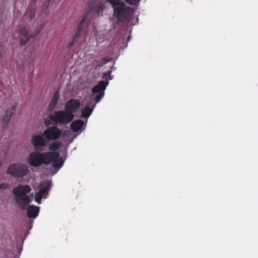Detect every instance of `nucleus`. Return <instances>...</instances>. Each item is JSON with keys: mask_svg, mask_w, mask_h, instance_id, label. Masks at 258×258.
<instances>
[{"mask_svg": "<svg viewBox=\"0 0 258 258\" xmlns=\"http://www.w3.org/2000/svg\"><path fill=\"white\" fill-rule=\"evenodd\" d=\"M31 142L35 151L30 153L27 158V162L30 166L37 167L51 163L55 169H59L62 166L64 161L62 158H59L58 152H41L44 150L42 147H45L48 143L43 136L33 135Z\"/></svg>", "mask_w": 258, "mask_h": 258, "instance_id": "f257e3e1", "label": "nucleus"}, {"mask_svg": "<svg viewBox=\"0 0 258 258\" xmlns=\"http://www.w3.org/2000/svg\"><path fill=\"white\" fill-rule=\"evenodd\" d=\"M113 8V16L119 22H123L134 13L132 8L126 6L122 0H106Z\"/></svg>", "mask_w": 258, "mask_h": 258, "instance_id": "f03ea898", "label": "nucleus"}, {"mask_svg": "<svg viewBox=\"0 0 258 258\" xmlns=\"http://www.w3.org/2000/svg\"><path fill=\"white\" fill-rule=\"evenodd\" d=\"M31 190V188L28 185H19L12 190L15 202L21 210H25L27 205L31 201V199L27 196Z\"/></svg>", "mask_w": 258, "mask_h": 258, "instance_id": "7ed1b4c3", "label": "nucleus"}, {"mask_svg": "<svg viewBox=\"0 0 258 258\" xmlns=\"http://www.w3.org/2000/svg\"><path fill=\"white\" fill-rule=\"evenodd\" d=\"M50 119L55 123L59 125H66L72 121L74 117V114L65 110L55 111L53 114L49 115Z\"/></svg>", "mask_w": 258, "mask_h": 258, "instance_id": "20e7f679", "label": "nucleus"}, {"mask_svg": "<svg viewBox=\"0 0 258 258\" xmlns=\"http://www.w3.org/2000/svg\"><path fill=\"white\" fill-rule=\"evenodd\" d=\"M27 166L23 163L11 164L7 168L8 174L16 178H22L28 173Z\"/></svg>", "mask_w": 258, "mask_h": 258, "instance_id": "39448f33", "label": "nucleus"}, {"mask_svg": "<svg viewBox=\"0 0 258 258\" xmlns=\"http://www.w3.org/2000/svg\"><path fill=\"white\" fill-rule=\"evenodd\" d=\"M40 30L41 29H39L32 31L28 30L25 26H20L18 30L20 44L22 46L25 45L29 41L31 38L37 35V34L40 32Z\"/></svg>", "mask_w": 258, "mask_h": 258, "instance_id": "423d86ee", "label": "nucleus"}, {"mask_svg": "<svg viewBox=\"0 0 258 258\" xmlns=\"http://www.w3.org/2000/svg\"><path fill=\"white\" fill-rule=\"evenodd\" d=\"M62 131L56 126L48 127L43 133L45 140L47 141L56 140L58 139L61 136Z\"/></svg>", "mask_w": 258, "mask_h": 258, "instance_id": "0eeeda50", "label": "nucleus"}, {"mask_svg": "<svg viewBox=\"0 0 258 258\" xmlns=\"http://www.w3.org/2000/svg\"><path fill=\"white\" fill-rule=\"evenodd\" d=\"M80 102L79 100L72 99L67 103L64 109L67 111L74 114L80 108Z\"/></svg>", "mask_w": 258, "mask_h": 258, "instance_id": "6e6552de", "label": "nucleus"}, {"mask_svg": "<svg viewBox=\"0 0 258 258\" xmlns=\"http://www.w3.org/2000/svg\"><path fill=\"white\" fill-rule=\"evenodd\" d=\"M105 6L104 4L101 3L98 5H97L94 2H92L89 6L88 9L86 12H89V14L91 12H95L97 15H99L102 13L105 9Z\"/></svg>", "mask_w": 258, "mask_h": 258, "instance_id": "1a4fd4ad", "label": "nucleus"}, {"mask_svg": "<svg viewBox=\"0 0 258 258\" xmlns=\"http://www.w3.org/2000/svg\"><path fill=\"white\" fill-rule=\"evenodd\" d=\"M17 107V102H15L13 104V105L11 106V108H8L5 112V115L3 118V121L4 122L6 123V125H8L9 121L10 120L12 116L15 112Z\"/></svg>", "mask_w": 258, "mask_h": 258, "instance_id": "9d476101", "label": "nucleus"}, {"mask_svg": "<svg viewBox=\"0 0 258 258\" xmlns=\"http://www.w3.org/2000/svg\"><path fill=\"white\" fill-rule=\"evenodd\" d=\"M108 84V82L107 81H100L97 85L95 86L93 88L92 90V93L94 94H97L104 92Z\"/></svg>", "mask_w": 258, "mask_h": 258, "instance_id": "9b49d317", "label": "nucleus"}, {"mask_svg": "<svg viewBox=\"0 0 258 258\" xmlns=\"http://www.w3.org/2000/svg\"><path fill=\"white\" fill-rule=\"evenodd\" d=\"M39 212L38 207L30 205L27 208V216L29 218H35L38 216Z\"/></svg>", "mask_w": 258, "mask_h": 258, "instance_id": "f8f14e48", "label": "nucleus"}, {"mask_svg": "<svg viewBox=\"0 0 258 258\" xmlns=\"http://www.w3.org/2000/svg\"><path fill=\"white\" fill-rule=\"evenodd\" d=\"M89 15V12H86L83 18L79 23L78 29L82 30V31H84V30L88 27L89 22L88 21V18Z\"/></svg>", "mask_w": 258, "mask_h": 258, "instance_id": "ddd939ff", "label": "nucleus"}, {"mask_svg": "<svg viewBox=\"0 0 258 258\" xmlns=\"http://www.w3.org/2000/svg\"><path fill=\"white\" fill-rule=\"evenodd\" d=\"M50 185H51V183L49 181L42 182L39 184V190L38 192L41 194V195H43V196H44L45 195H47L49 192Z\"/></svg>", "mask_w": 258, "mask_h": 258, "instance_id": "4468645a", "label": "nucleus"}, {"mask_svg": "<svg viewBox=\"0 0 258 258\" xmlns=\"http://www.w3.org/2000/svg\"><path fill=\"white\" fill-rule=\"evenodd\" d=\"M84 124V121L81 119L75 120L71 124V129L74 132H78L82 129Z\"/></svg>", "mask_w": 258, "mask_h": 258, "instance_id": "2eb2a0df", "label": "nucleus"}, {"mask_svg": "<svg viewBox=\"0 0 258 258\" xmlns=\"http://www.w3.org/2000/svg\"><path fill=\"white\" fill-rule=\"evenodd\" d=\"M93 110V108L86 106L82 110L81 117L88 118L92 114Z\"/></svg>", "mask_w": 258, "mask_h": 258, "instance_id": "dca6fc26", "label": "nucleus"}, {"mask_svg": "<svg viewBox=\"0 0 258 258\" xmlns=\"http://www.w3.org/2000/svg\"><path fill=\"white\" fill-rule=\"evenodd\" d=\"M58 98H59V93H58V91H57L54 93L53 97L51 100L50 105H49L50 108L53 109L55 108V107L56 106V105L57 104Z\"/></svg>", "mask_w": 258, "mask_h": 258, "instance_id": "f3484780", "label": "nucleus"}, {"mask_svg": "<svg viewBox=\"0 0 258 258\" xmlns=\"http://www.w3.org/2000/svg\"><path fill=\"white\" fill-rule=\"evenodd\" d=\"M61 146V143L59 141H56L49 145V150L52 152H56Z\"/></svg>", "mask_w": 258, "mask_h": 258, "instance_id": "a211bd4d", "label": "nucleus"}, {"mask_svg": "<svg viewBox=\"0 0 258 258\" xmlns=\"http://www.w3.org/2000/svg\"><path fill=\"white\" fill-rule=\"evenodd\" d=\"M110 61V59L107 57H104L101 60V62L97 64V67L98 68L102 67L104 65L107 64Z\"/></svg>", "mask_w": 258, "mask_h": 258, "instance_id": "6ab92c4d", "label": "nucleus"}, {"mask_svg": "<svg viewBox=\"0 0 258 258\" xmlns=\"http://www.w3.org/2000/svg\"><path fill=\"white\" fill-rule=\"evenodd\" d=\"M5 254H6V257L11 258L13 255H14L15 254V250L14 249H13V250H12V249H10L9 250H7L5 252Z\"/></svg>", "mask_w": 258, "mask_h": 258, "instance_id": "aec40b11", "label": "nucleus"}, {"mask_svg": "<svg viewBox=\"0 0 258 258\" xmlns=\"http://www.w3.org/2000/svg\"><path fill=\"white\" fill-rule=\"evenodd\" d=\"M83 32V31H82V30L77 28V30L73 38L74 40H77L81 36Z\"/></svg>", "mask_w": 258, "mask_h": 258, "instance_id": "412c9836", "label": "nucleus"}, {"mask_svg": "<svg viewBox=\"0 0 258 258\" xmlns=\"http://www.w3.org/2000/svg\"><path fill=\"white\" fill-rule=\"evenodd\" d=\"M42 196H43V195H41L39 192H36L35 195V201L38 204H40Z\"/></svg>", "mask_w": 258, "mask_h": 258, "instance_id": "4be33fe9", "label": "nucleus"}, {"mask_svg": "<svg viewBox=\"0 0 258 258\" xmlns=\"http://www.w3.org/2000/svg\"><path fill=\"white\" fill-rule=\"evenodd\" d=\"M35 14H36V10L35 9L29 10V11L28 12V17L30 19H32L35 17Z\"/></svg>", "mask_w": 258, "mask_h": 258, "instance_id": "5701e85b", "label": "nucleus"}, {"mask_svg": "<svg viewBox=\"0 0 258 258\" xmlns=\"http://www.w3.org/2000/svg\"><path fill=\"white\" fill-rule=\"evenodd\" d=\"M104 95V92L99 93V94L98 95H97L95 98L96 103L99 102L101 100V99L103 97Z\"/></svg>", "mask_w": 258, "mask_h": 258, "instance_id": "b1692460", "label": "nucleus"}, {"mask_svg": "<svg viewBox=\"0 0 258 258\" xmlns=\"http://www.w3.org/2000/svg\"><path fill=\"white\" fill-rule=\"evenodd\" d=\"M22 244L23 243L21 242L16 243V247L17 248V252L18 253H20L22 250Z\"/></svg>", "mask_w": 258, "mask_h": 258, "instance_id": "393cba45", "label": "nucleus"}, {"mask_svg": "<svg viewBox=\"0 0 258 258\" xmlns=\"http://www.w3.org/2000/svg\"><path fill=\"white\" fill-rule=\"evenodd\" d=\"M111 73V71H107L104 73L103 74L102 78L103 79L106 78L107 76H109V79L112 80V76L110 75V74Z\"/></svg>", "mask_w": 258, "mask_h": 258, "instance_id": "a878e982", "label": "nucleus"}, {"mask_svg": "<svg viewBox=\"0 0 258 258\" xmlns=\"http://www.w3.org/2000/svg\"><path fill=\"white\" fill-rule=\"evenodd\" d=\"M9 187V184L7 183H2L0 184V189H6Z\"/></svg>", "mask_w": 258, "mask_h": 258, "instance_id": "bb28decb", "label": "nucleus"}, {"mask_svg": "<svg viewBox=\"0 0 258 258\" xmlns=\"http://www.w3.org/2000/svg\"><path fill=\"white\" fill-rule=\"evenodd\" d=\"M76 41H77V40H74V39H73V41H72V42H71L69 43V45H68V48H71L72 47H73V46L74 45L75 43V42H76Z\"/></svg>", "mask_w": 258, "mask_h": 258, "instance_id": "cd10ccee", "label": "nucleus"}, {"mask_svg": "<svg viewBox=\"0 0 258 258\" xmlns=\"http://www.w3.org/2000/svg\"><path fill=\"white\" fill-rule=\"evenodd\" d=\"M3 49V44L2 42H0V58L2 57V50Z\"/></svg>", "mask_w": 258, "mask_h": 258, "instance_id": "c85d7f7f", "label": "nucleus"}, {"mask_svg": "<svg viewBox=\"0 0 258 258\" xmlns=\"http://www.w3.org/2000/svg\"><path fill=\"white\" fill-rule=\"evenodd\" d=\"M2 162L0 161V166L2 165Z\"/></svg>", "mask_w": 258, "mask_h": 258, "instance_id": "c756f323", "label": "nucleus"}]
</instances>
